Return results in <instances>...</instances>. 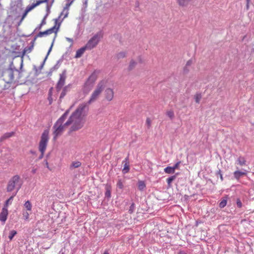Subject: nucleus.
<instances>
[{
  "label": "nucleus",
  "mask_w": 254,
  "mask_h": 254,
  "mask_svg": "<svg viewBox=\"0 0 254 254\" xmlns=\"http://www.w3.org/2000/svg\"><path fill=\"white\" fill-rule=\"evenodd\" d=\"M103 254H109L108 250H105Z\"/></svg>",
  "instance_id": "0e129e2a"
},
{
  "label": "nucleus",
  "mask_w": 254,
  "mask_h": 254,
  "mask_svg": "<svg viewBox=\"0 0 254 254\" xmlns=\"http://www.w3.org/2000/svg\"><path fill=\"white\" fill-rule=\"evenodd\" d=\"M53 45H54V41L52 42V44H51V47H50V48H49V50H48V53H47V55H46V57L45 58V59H44V60L43 62H42V63L40 65V66L39 67V70H41L43 68V66H44V64H45V63L46 61L47 60V58H48V57L49 55L50 54V53L51 51H52V47H53Z\"/></svg>",
  "instance_id": "6ab92c4d"
},
{
  "label": "nucleus",
  "mask_w": 254,
  "mask_h": 254,
  "mask_svg": "<svg viewBox=\"0 0 254 254\" xmlns=\"http://www.w3.org/2000/svg\"><path fill=\"white\" fill-rule=\"evenodd\" d=\"M138 61H139V62L140 63H142V60H141V57H138Z\"/></svg>",
  "instance_id": "338daca9"
},
{
  "label": "nucleus",
  "mask_w": 254,
  "mask_h": 254,
  "mask_svg": "<svg viewBox=\"0 0 254 254\" xmlns=\"http://www.w3.org/2000/svg\"><path fill=\"white\" fill-rule=\"evenodd\" d=\"M122 163L124 164V168L122 170V172L124 174H126L129 171V165L128 156L125 159Z\"/></svg>",
  "instance_id": "ddd939ff"
},
{
  "label": "nucleus",
  "mask_w": 254,
  "mask_h": 254,
  "mask_svg": "<svg viewBox=\"0 0 254 254\" xmlns=\"http://www.w3.org/2000/svg\"><path fill=\"white\" fill-rule=\"evenodd\" d=\"M21 186V183L20 182V177L18 175H15L9 181L7 186V191L10 192L14 190L15 188L16 189L17 192Z\"/></svg>",
  "instance_id": "423d86ee"
},
{
  "label": "nucleus",
  "mask_w": 254,
  "mask_h": 254,
  "mask_svg": "<svg viewBox=\"0 0 254 254\" xmlns=\"http://www.w3.org/2000/svg\"><path fill=\"white\" fill-rule=\"evenodd\" d=\"M16 192H15L11 196H10L7 200H6L5 202L4 206H5L6 208H7L8 205L9 204L11 203V202L13 200V197L16 195Z\"/></svg>",
  "instance_id": "c85d7f7f"
},
{
  "label": "nucleus",
  "mask_w": 254,
  "mask_h": 254,
  "mask_svg": "<svg viewBox=\"0 0 254 254\" xmlns=\"http://www.w3.org/2000/svg\"><path fill=\"white\" fill-rule=\"evenodd\" d=\"M250 2V0H247V4H246V9L248 10L249 9V3Z\"/></svg>",
  "instance_id": "6e6d98bb"
},
{
  "label": "nucleus",
  "mask_w": 254,
  "mask_h": 254,
  "mask_svg": "<svg viewBox=\"0 0 254 254\" xmlns=\"http://www.w3.org/2000/svg\"><path fill=\"white\" fill-rule=\"evenodd\" d=\"M42 3L40 0L37 1L36 3H33L31 4L28 5L26 8V10H27L28 12L32 10L34 8H35L36 6L39 5L40 4Z\"/></svg>",
  "instance_id": "412c9836"
},
{
  "label": "nucleus",
  "mask_w": 254,
  "mask_h": 254,
  "mask_svg": "<svg viewBox=\"0 0 254 254\" xmlns=\"http://www.w3.org/2000/svg\"><path fill=\"white\" fill-rule=\"evenodd\" d=\"M14 134V132L13 131L9 132H6L4 133L0 138V140H3L5 139H7L8 138H9L13 136Z\"/></svg>",
  "instance_id": "bb28decb"
},
{
  "label": "nucleus",
  "mask_w": 254,
  "mask_h": 254,
  "mask_svg": "<svg viewBox=\"0 0 254 254\" xmlns=\"http://www.w3.org/2000/svg\"><path fill=\"white\" fill-rule=\"evenodd\" d=\"M49 130L48 129H45L42 133L38 147L39 150L41 154L36 160V162L42 159L44 157L49 140Z\"/></svg>",
  "instance_id": "20e7f679"
},
{
  "label": "nucleus",
  "mask_w": 254,
  "mask_h": 254,
  "mask_svg": "<svg viewBox=\"0 0 254 254\" xmlns=\"http://www.w3.org/2000/svg\"><path fill=\"white\" fill-rule=\"evenodd\" d=\"M66 40L69 42H72V40L69 38H66Z\"/></svg>",
  "instance_id": "69168bd1"
},
{
  "label": "nucleus",
  "mask_w": 254,
  "mask_h": 254,
  "mask_svg": "<svg viewBox=\"0 0 254 254\" xmlns=\"http://www.w3.org/2000/svg\"><path fill=\"white\" fill-rule=\"evenodd\" d=\"M136 64V63L133 60H131L128 66V70H131L134 68Z\"/></svg>",
  "instance_id": "c9c22d12"
},
{
  "label": "nucleus",
  "mask_w": 254,
  "mask_h": 254,
  "mask_svg": "<svg viewBox=\"0 0 254 254\" xmlns=\"http://www.w3.org/2000/svg\"><path fill=\"white\" fill-rule=\"evenodd\" d=\"M146 124L148 128H149L150 127L151 124V121L149 118H147L146 119Z\"/></svg>",
  "instance_id": "8fccbe9b"
},
{
  "label": "nucleus",
  "mask_w": 254,
  "mask_h": 254,
  "mask_svg": "<svg viewBox=\"0 0 254 254\" xmlns=\"http://www.w3.org/2000/svg\"><path fill=\"white\" fill-rule=\"evenodd\" d=\"M88 0H85L83 2V5L85 7H86L87 6Z\"/></svg>",
  "instance_id": "bf43d9fd"
},
{
  "label": "nucleus",
  "mask_w": 254,
  "mask_h": 254,
  "mask_svg": "<svg viewBox=\"0 0 254 254\" xmlns=\"http://www.w3.org/2000/svg\"><path fill=\"white\" fill-rule=\"evenodd\" d=\"M191 0H177L178 4L183 7L187 6L190 2Z\"/></svg>",
  "instance_id": "4be33fe9"
},
{
  "label": "nucleus",
  "mask_w": 254,
  "mask_h": 254,
  "mask_svg": "<svg viewBox=\"0 0 254 254\" xmlns=\"http://www.w3.org/2000/svg\"><path fill=\"white\" fill-rule=\"evenodd\" d=\"M71 87L72 85L71 84H68L63 88L60 96V100H62V99L64 98L66 93L70 90Z\"/></svg>",
  "instance_id": "f8f14e48"
},
{
  "label": "nucleus",
  "mask_w": 254,
  "mask_h": 254,
  "mask_svg": "<svg viewBox=\"0 0 254 254\" xmlns=\"http://www.w3.org/2000/svg\"><path fill=\"white\" fill-rule=\"evenodd\" d=\"M25 207L27 209V210L30 211L32 209V204L30 201L27 200L26 201L24 204Z\"/></svg>",
  "instance_id": "f704fd0d"
},
{
  "label": "nucleus",
  "mask_w": 254,
  "mask_h": 254,
  "mask_svg": "<svg viewBox=\"0 0 254 254\" xmlns=\"http://www.w3.org/2000/svg\"><path fill=\"white\" fill-rule=\"evenodd\" d=\"M189 71V69L188 68V66H187L185 65V66L184 68V72L185 73H187Z\"/></svg>",
  "instance_id": "603ef678"
},
{
  "label": "nucleus",
  "mask_w": 254,
  "mask_h": 254,
  "mask_svg": "<svg viewBox=\"0 0 254 254\" xmlns=\"http://www.w3.org/2000/svg\"><path fill=\"white\" fill-rule=\"evenodd\" d=\"M22 3L21 0L12 1L10 4V12L12 16L19 17L22 10Z\"/></svg>",
  "instance_id": "0eeeda50"
},
{
  "label": "nucleus",
  "mask_w": 254,
  "mask_h": 254,
  "mask_svg": "<svg viewBox=\"0 0 254 254\" xmlns=\"http://www.w3.org/2000/svg\"><path fill=\"white\" fill-rule=\"evenodd\" d=\"M8 215V210L5 206H4L0 213V221L3 224L5 222Z\"/></svg>",
  "instance_id": "9b49d317"
},
{
  "label": "nucleus",
  "mask_w": 254,
  "mask_h": 254,
  "mask_svg": "<svg viewBox=\"0 0 254 254\" xmlns=\"http://www.w3.org/2000/svg\"><path fill=\"white\" fill-rule=\"evenodd\" d=\"M46 23V21H45L44 19H42L41 23L37 26V27L35 29L34 32L37 30H39L41 29L42 27L45 25Z\"/></svg>",
  "instance_id": "4c0bfd02"
},
{
  "label": "nucleus",
  "mask_w": 254,
  "mask_h": 254,
  "mask_svg": "<svg viewBox=\"0 0 254 254\" xmlns=\"http://www.w3.org/2000/svg\"><path fill=\"white\" fill-rule=\"evenodd\" d=\"M236 204L238 208H241L243 206L242 202L240 198H237L236 200Z\"/></svg>",
  "instance_id": "c03bdc74"
},
{
  "label": "nucleus",
  "mask_w": 254,
  "mask_h": 254,
  "mask_svg": "<svg viewBox=\"0 0 254 254\" xmlns=\"http://www.w3.org/2000/svg\"><path fill=\"white\" fill-rule=\"evenodd\" d=\"M63 13H64V11H62L60 15L59 16V17L55 19V25L54 26H56V29L57 28V27L58 26V23L62 21V20H60V18H61Z\"/></svg>",
  "instance_id": "72a5a7b5"
},
{
  "label": "nucleus",
  "mask_w": 254,
  "mask_h": 254,
  "mask_svg": "<svg viewBox=\"0 0 254 254\" xmlns=\"http://www.w3.org/2000/svg\"><path fill=\"white\" fill-rule=\"evenodd\" d=\"M81 165V163L79 161H73L71 163L70 165L69 168L70 170H72L74 168H77L80 167Z\"/></svg>",
  "instance_id": "b1692460"
},
{
  "label": "nucleus",
  "mask_w": 254,
  "mask_h": 254,
  "mask_svg": "<svg viewBox=\"0 0 254 254\" xmlns=\"http://www.w3.org/2000/svg\"><path fill=\"white\" fill-rule=\"evenodd\" d=\"M49 14H48L47 13H46V15H45V16L44 17L43 19H44L45 21H46V18L48 16Z\"/></svg>",
  "instance_id": "052dcab7"
},
{
  "label": "nucleus",
  "mask_w": 254,
  "mask_h": 254,
  "mask_svg": "<svg viewBox=\"0 0 254 254\" xmlns=\"http://www.w3.org/2000/svg\"><path fill=\"white\" fill-rule=\"evenodd\" d=\"M34 68L36 70V72H38V69L36 68V66H34Z\"/></svg>",
  "instance_id": "774afa93"
},
{
  "label": "nucleus",
  "mask_w": 254,
  "mask_h": 254,
  "mask_svg": "<svg viewBox=\"0 0 254 254\" xmlns=\"http://www.w3.org/2000/svg\"><path fill=\"white\" fill-rule=\"evenodd\" d=\"M43 163L45 164L46 167L47 168L49 169V164H48V162L47 160H44V162H43Z\"/></svg>",
  "instance_id": "5fc2aeb1"
},
{
  "label": "nucleus",
  "mask_w": 254,
  "mask_h": 254,
  "mask_svg": "<svg viewBox=\"0 0 254 254\" xmlns=\"http://www.w3.org/2000/svg\"><path fill=\"white\" fill-rule=\"evenodd\" d=\"M97 75L95 72H93L90 76L88 77L85 85L88 83L93 84L97 79Z\"/></svg>",
  "instance_id": "f3484780"
},
{
  "label": "nucleus",
  "mask_w": 254,
  "mask_h": 254,
  "mask_svg": "<svg viewBox=\"0 0 254 254\" xmlns=\"http://www.w3.org/2000/svg\"><path fill=\"white\" fill-rule=\"evenodd\" d=\"M180 164H181V161H178L173 166H172V167H173V169L174 170V171H175L176 169H178L179 166Z\"/></svg>",
  "instance_id": "3c124183"
},
{
  "label": "nucleus",
  "mask_w": 254,
  "mask_h": 254,
  "mask_svg": "<svg viewBox=\"0 0 254 254\" xmlns=\"http://www.w3.org/2000/svg\"><path fill=\"white\" fill-rule=\"evenodd\" d=\"M247 174V171H236L234 172V176L236 179L239 180L242 176Z\"/></svg>",
  "instance_id": "dca6fc26"
},
{
  "label": "nucleus",
  "mask_w": 254,
  "mask_h": 254,
  "mask_svg": "<svg viewBox=\"0 0 254 254\" xmlns=\"http://www.w3.org/2000/svg\"><path fill=\"white\" fill-rule=\"evenodd\" d=\"M31 43L32 44L31 46L25 47L23 50L22 57L24 56L26 53H29L32 51L34 46V43H33L32 42Z\"/></svg>",
  "instance_id": "5701e85b"
},
{
  "label": "nucleus",
  "mask_w": 254,
  "mask_h": 254,
  "mask_svg": "<svg viewBox=\"0 0 254 254\" xmlns=\"http://www.w3.org/2000/svg\"><path fill=\"white\" fill-rule=\"evenodd\" d=\"M17 234V231L14 230H12L9 232L8 238L10 241H11L13 237Z\"/></svg>",
  "instance_id": "7c9ffc66"
},
{
  "label": "nucleus",
  "mask_w": 254,
  "mask_h": 254,
  "mask_svg": "<svg viewBox=\"0 0 254 254\" xmlns=\"http://www.w3.org/2000/svg\"><path fill=\"white\" fill-rule=\"evenodd\" d=\"M138 189L139 190L142 191L146 188V184L143 181H138Z\"/></svg>",
  "instance_id": "a878e982"
},
{
  "label": "nucleus",
  "mask_w": 254,
  "mask_h": 254,
  "mask_svg": "<svg viewBox=\"0 0 254 254\" xmlns=\"http://www.w3.org/2000/svg\"><path fill=\"white\" fill-rule=\"evenodd\" d=\"M62 21H63V20H62V21L58 23V27H57L56 29V26H54L52 28L46 30V31L47 32V33H48V35H50V34H52L53 33H55V35L54 38L53 40V41H54V42H55V40L56 38L57 37V33H58V31L59 30L60 27L61 26V24Z\"/></svg>",
  "instance_id": "9d476101"
},
{
  "label": "nucleus",
  "mask_w": 254,
  "mask_h": 254,
  "mask_svg": "<svg viewBox=\"0 0 254 254\" xmlns=\"http://www.w3.org/2000/svg\"><path fill=\"white\" fill-rule=\"evenodd\" d=\"M88 111L89 107L86 104H80L78 105L65 123V125H71L69 132L77 131L83 127Z\"/></svg>",
  "instance_id": "f257e3e1"
},
{
  "label": "nucleus",
  "mask_w": 254,
  "mask_h": 254,
  "mask_svg": "<svg viewBox=\"0 0 254 254\" xmlns=\"http://www.w3.org/2000/svg\"><path fill=\"white\" fill-rule=\"evenodd\" d=\"M74 0H66L67 2H66L65 6L64 8L63 11H64V12L65 11V10H66V11L64 14V17L62 18V20H63L64 18L67 17L68 14V10L69 7L71 5V4L72 3V2H73Z\"/></svg>",
  "instance_id": "4468645a"
},
{
  "label": "nucleus",
  "mask_w": 254,
  "mask_h": 254,
  "mask_svg": "<svg viewBox=\"0 0 254 254\" xmlns=\"http://www.w3.org/2000/svg\"><path fill=\"white\" fill-rule=\"evenodd\" d=\"M29 214L28 212L24 211L23 212V217L24 220H27L29 219Z\"/></svg>",
  "instance_id": "49530a36"
},
{
  "label": "nucleus",
  "mask_w": 254,
  "mask_h": 254,
  "mask_svg": "<svg viewBox=\"0 0 254 254\" xmlns=\"http://www.w3.org/2000/svg\"><path fill=\"white\" fill-rule=\"evenodd\" d=\"M215 175L217 177H218L219 176L220 178V179H221V181H223V175L221 173V171L219 169V170H218L216 173H215Z\"/></svg>",
  "instance_id": "79ce46f5"
},
{
  "label": "nucleus",
  "mask_w": 254,
  "mask_h": 254,
  "mask_svg": "<svg viewBox=\"0 0 254 254\" xmlns=\"http://www.w3.org/2000/svg\"><path fill=\"white\" fill-rule=\"evenodd\" d=\"M37 171V169L36 168H33L31 170V172L32 174H34L36 173Z\"/></svg>",
  "instance_id": "13d9d810"
},
{
  "label": "nucleus",
  "mask_w": 254,
  "mask_h": 254,
  "mask_svg": "<svg viewBox=\"0 0 254 254\" xmlns=\"http://www.w3.org/2000/svg\"><path fill=\"white\" fill-rule=\"evenodd\" d=\"M117 187L118 189L120 190H123L124 188V182L122 180V179H118L117 183Z\"/></svg>",
  "instance_id": "2f4dec72"
},
{
  "label": "nucleus",
  "mask_w": 254,
  "mask_h": 254,
  "mask_svg": "<svg viewBox=\"0 0 254 254\" xmlns=\"http://www.w3.org/2000/svg\"><path fill=\"white\" fill-rule=\"evenodd\" d=\"M106 98L108 101H111L114 97V91L112 89L107 88L105 91Z\"/></svg>",
  "instance_id": "2eb2a0df"
},
{
  "label": "nucleus",
  "mask_w": 254,
  "mask_h": 254,
  "mask_svg": "<svg viewBox=\"0 0 254 254\" xmlns=\"http://www.w3.org/2000/svg\"><path fill=\"white\" fill-rule=\"evenodd\" d=\"M86 50H87V48H86L85 46L79 49L78 50H77L76 52L75 58H79L81 57Z\"/></svg>",
  "instance_id": "aec40b11"
},
{
  "label": "nucleus",
  "mask_w": 254,
  "mask_h": 254,
  "mask_svg": "<svg viewBox=\"0 0 254 254\" xmlns=\"http://www.w3.org/2000/svg\"><path fill=\"white\" fill-rule=\"evenodd\" d=\"M164 172L167 174H173L175 172L172 167H167L164 169Z\"/></svg>",
  "instance_id": "c756f323"
},
{
  "label": "nucleus",
  "mask_w": 254,
  "mask_h": 254,
  "mask_svg": "<svg viewBox=\"0 0 254 254\" xmlns=\"http://www.w3.org/2000/svg\"><path fill=\"white\" fill-rule=\"evenodd\" d=\"M178 254H187L185 252L181 251L179 252Z\"/></svg>",
  "instance_id": "680f3d73"
},
{
  "label": "nucleus",
  "mask_w": 254,
  "mask_h": 254,
  "mask_svg": "<svg viewBox=\"0 0 254 254\" xmlns=\"http://www.w3.org/2000/svg\"><path fill=\"white\" fill-rule=\"evenodd\" d=\"M192 60H189V61L187 62V64H186V65L187 66H188V67H189V66H190V65H191V64H192Z\"/></svg>",
  "instance_id": "864d4df0"
},
{
  "label": "nucleus",
  "mask_w": 254,
  "mask_h": 254,
  "mask_svg": "<svg viewBox=\"0 0 254 254\" xmlns=\"http://www.w3.org/2000/svg\"><path fill=\"white\" fill-rule=\"evenodd\" d=\"M3 79L7 83L15 82L21 77V72L16 68L12 62H11L8 68L2 72Z\"/></svg>",
  "instance_id": "f03ea898"
},
{
  "label": "nucleus",
  "mask_w": 254,
  "mask_h": 254,
  "mask_svg": "<svg viewBox=\"0 0 254 254\" xmlns=\"http://www.w3.org/2000/svg\"><path fill=\"white\" fill-rule=\"evenodd\" d=\"M202 98L201 94L200 93H196L194 95V99L196 103H199L200 101Z\"/></svg>",
  "instance_id": "58836bf2"
},
{
  "label": "nucleus",
  "mask_w": 254,
  "mask_h": 254,
  "mask_svg": "<svg viewBox=\"0 0 254 254\" xmlns=\"http://www.w3.org/2000/svg\"><path fill=\"white\" fill-rule=\"evenodd\" d=\"M236 162L237 164H239L240 166H244V165H246V160L245 158L242 156L239 157L237 159Z\"/></svg>",
  "instance_id": "393cba45"
},
{
  "label": "nucleus",
  "mask_w": 254,
  "mask_h": 254,
  "mask_svg": "<svg viewBox=\"0 0 254 254\" xmlns=\"http://www.w3.org/2000/svg\"><path fill=\"white\" fill-rule=\"evenodd\" d=\"M48 35L47 31H45L43 32H40L38 34L34 37L33 40L32 41V42L34 43L35 41L38 37H42L44 36Z\"/></svg>",
  "instance_id": "cd10ccee"
},
{
  "label": "nucleus",
  "mask_w": 254,
  "mask_h": 254,
  "mask_svg": "<svg viewBox=\"0 0 254 254\" xmlns=\"http://www.w3.org/2000/svg\"><path fill=\"white\" fill-rule=\"evenodd\" d=\"M69 110H67L63 115L57 121L53 126V139L56 140L59 136H60L64 130V128L68 125L64 124V122L67 118Z\"/></svg>",
  "instance_id": "7ed1b4c3"
},
{
  "label": "nucleus",
  "mask_w": 254,
  "mask_h": 254,
  "mask_svg": "<svg viewBox=\"0 0 254 254\" xmlns=\"http://www.w3.org/2000/svg\"><path fill=\"white\" fill-rule=\"evenodd\" d=\"M29 152H30L31 154H33V155H37V153H36V152L35 151H34V150H30L29 151Z\"/></svg>",
  "instance_id": "4d7b16f0"
},
{
  "label": "nucleus",
  "mask_w": 254,
  "mask_h": 254,
  "mask_svg": "<svg viewBox=\"0 0 254 254\" xmlns=\"http://www.w3.org/2000/svg\"><path fill=\"white\" fill-rule=\"evenodd\" d=\"M135 208V204L134 203H132L131 205L129 207V209L128 210V212L130 214L132 213L134 211Z\"/></svg>",
  "instance_id": "a19ab883"
},
{
  "label": "nucleus",
  "mask_w": 254,
  "mask_h": 254,
  "mask_svg": "<svg viewBox=\"0 0 254 254\" xmlns=\"http://www.w3.org/2000/svg\"><path fill=\"white\" fill-rule=\"evenodd\" d=\"M105 197L107 198H110L111 196V190L109 189H107L105 193Z\"/></svg>",
  "instance_id": "a18cd8bd"
},
{
  "label": "nucleus",
  "mask_w": 254,
  "mask_h": 254,
  "mask_svg": "<svg viewBox=\"0 0 254 254\" xmlns=\"http://www.w3.org/2000/svg\"><path fill=\"white\" fill-rule=\"evenodd\" d=\"M126 56V53L125 52H121L116 55V57L118 59H123Z\"/></svg>",
  "instance_id": "e433bc0d"
},
{
  "label": "nucleus",
  "mask_w": 254,
  "mask_h": 254,
  "mask_svg": "<svg viewBox=\"0 0 254 254\" xmlns=\"http://www.w3.org/2000/svg\"><path fill=\"white\" fill-rule=\"evenodd\" d=\"M66 70L64 69L60 74L59 79L56 86V88L57 92H59L65 84V79L66 77Z\"/></svg>",
  "instance_id": "1a4fd4ad"
},
{
  "label": "nucleus",
  "mask_w": 254,
  "mask_h": 254,
  "mask_svg": "<svg viewBox=\"0 0 254 254\" xmlns=\"http://www.w3.org/2000/svg\"><path fill=\"white\" fill-rule=\"evenodd\" d=\"M61 60H59L57 64L52 68L51 70H56L58 69L60 66Z\"/></svg>",
  "instance_id": "37998d69"
},
{
  "label": "nucleus",
  "mask_w": 254,
  "mask_h": 254,
  "mask_svg": "<svg viewBox=\"0 0 254 254\" xmlns=\"http://www.w3.org/2000/svg\"><path fill=\"white\" fill-rule=\"evenodd\" d=\"M176 176L173 175L167 179L166 181L169 186H171L172 182L176 179Z\"/></svg>",
  "instance_id": "473e14b6"
},
{
  "label": "nucleus",
  "mask_w": 254,
  "mask_h": 254,
  "mask_svg": "<svg viewBox=\"0 0 254 254\" xmlns=\"http://www.w3.org/2000/svg\"><path fill=\"white\" fill-rule=\"evenodd\" d=\"M228 199V196L227 195H226L225 196L222 198L220 202L219 203V206L220 208H223L226 206Z\"/></svg>",
  "instance_id": "a211bd4d"
},
{
  "label": "nucleus",
  "mask_w": 254,
  "mask_h": 254,
  "mask_svg": "<svg viewBox=\"0 0 254 254\" xmlns=\"http://www.w3.org/2000/svg\"><path fill=\"white\" fill-rule=\"evenodd\" d=\"M28 11L25 9L24 12L23 13L22 16V17L20 19V21L18 24V25H19L21 23V22H22V21L24 19V18H25V17L26 16L27 14L28 13Z\"/></svg>",
  "instance_id": "09e8293b"
},
{
  "label": "nucleus",
  "mask_w": 254,
  "mask_h": 254,
  "mask_svg": "<svg viewBox=\"0 0 254 254\" xmlns=\"http://www.w3.org/2000/svg\"><path fill=\"white\" fill-rule=\"evenodd\" d=\"M100 40V36L98 34H96L94 35L87 43L85 45V47L87 50H91L95 48Z\"/></svg>",
  "instance_id": "6e6552de"
},
{
  "label": "nucleus",
  "mask_w": 254,
  "mask_h": 254,
  "mask_svg": "<svg viewBox=\"0 0 254 254\" xmlns=\"http://www.w3.org/2000/svg\"><path fill=\"white\" fill-rule=\"evenodd\" d=\"M106 81L105 80H102L99 82L96 89L92 93L90 98L87 102H84L82 104H86L87 107H89V105L95 101L99 97L100 94L104 89Z\"/></svg>",
  "instance_id": "39448f33"
},
{
  "label": "nucleus",
  "mask_w": 254,
  "mask_h": 254,
  "mask_svg": "<svg viewBox=\"0 0 254 254\" xmlns=\"http://www.w3.org/2000/svg\"><path fill=\"white\" fill-rule=\"evenodd\" d=\"M166 115L168 116L171 120L173 119L174 117V113L172 110L168 111L166 112Z\"/></svg>",
  "instance_id": "ea45409f"
},
{
  "label": "nucleus",
  "mask_w": 254,
  "mask_h": 254,
  "mask_svg": "<svg viewBox=\"0 0 254 254\" xmlns=\"http://www.w3.org/2000/svg\"><path fill=\"white\" fill-rule=\"evenodd\" d=\"M53 4H51V3H50V4H49V3H47V5H46V12L48 14H50V9H51V7H52Z\"/></svg>",
  "instance_id": "de8ad7c7"
},
{
  "label": "nucleus",
  "mask_w": 254,
  "mask_h": 254,
  "mask_svg": "<svg viewBox=\"0 0 254 254\" xmlns=\"http://www.w3.org/2000/svg\"><path fill=\"white\" fill-rule=\"evenodd\" d=\"M135 5H136V7H139V2H138V1H136V3H135Z\"/></svg>",
  "instance_id": "e2e57ef3"
}]
</instances>
